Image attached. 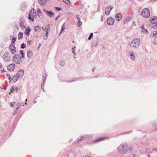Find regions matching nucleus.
<instances>
[{
	"instance_id": "nucleus-29",
	"label": "nucleus",
	"mask_w": 157,
	"mask_h": 157,
	"mask_svg": "<svg viewBox=\"0 0 157 157\" xmlns=\"http://www.w3.org/2000/svg\"><path fill=\"white\" fill-rule=\"evenodd\" d=\"M63 2L67 4H70V2L69 0H63Z\"/></svg>"
},
{
	"instance_id": "nucleus-36",
	"label": "nucleus",
	"mask_w": 157,
	"mask_h": 157,
	"mask_svg": "<svg viewBox=\"0 0 157 157\" xmlns=\"http://www.w3.org/2000/svg\"><path fill=\"white\" fill-rule=\"evenodd\" d=\"M15 104V102H12L10 104V105L12 107H13L14 106V105Z\"/></svg>"
},
{
	"instance_id": "nucleus-46",
	"label": "nucleus",
	"mask_w": 157,
	"mask_h": 157,
	"mask_svg": "<svg viewBox=\"0 0 157 157\" xmlns=\"http://www.w3.org/2000/svg\"><path fill=\"white\" fill-rule=\"evenodd\" d=\"M83 138V137H80V138H81V139H82Z\"/></svg>"
},
{
	"instance_id": "nucleus-27",
	"label": "nucleus",
	"mask_w": 157,
	"mask_h": 157,
	"mask_svg": "<svg viewBox=\"0 0 157 157\" xmlns=\"http://www.w3.org/2000/svg\"><path fill=\"white\" fill-rule=\"evenodd\" d=\"M105 139V138H100L99 139H97V140H96L95 141H94V142H98V141L102 140H104Z\"/></svg>"
},
{
	"instance_id": "nucleus-4",
	"label": "nucleus",
	"mask_w": 157,
	"mask_h": 157,
	"mask_svg": "<svg viewBox=\"0 0 157 157\" xmlns=\"http://www.w3.org/2000/svg\"><path fill=\"white\" fill-rule=\"evenodd\" d=\"M13 61L16 63H19L21 62V58L19 55L15 54L13 57Z\"/></svg>"
},
{
	"instance_id": "nucleus-22",
	"label": "nucleus",
	"mask_w": 157,
	"mask_h": 157,
	"mask_svg": "<svg viewBox=\"0 0 157 157\" xmlns=\"http://www.w3.org/2000/svg\"><path fill=\"white\" fill-rule=\"evenodd\" d=\"M40 28L38 26H35V31L36 32H39L40 30Z\"/></svg>"
},
{
	"instance_id": "nucleus-26",
	"label": "nucleus",
	"mask_w": 157,
	"mask_h": 157,
	"mask_svg": "<svg viewBox=\"0 0 157 157\" xmlns=\"http://www.w3.org/2000/svg\"><path fill=\"white\" fill-rule=\"evenodd\" d=\"M16 38L15 37H13L12 38L11 42L12 43L15 44V42L16 41Z\"/></svg>"
},
{
	"instance_id": "nucleus-39",
	"label": "nucleus",
	"mask_w": 157,
	"mask_h": 157,
	"mask_svg": "<svg viewBox=\"0 0 157 157\" xmlns=\"http://www.w3.org/2000/svg\"><path fill=\"white\" fill-rule=\"evenodd\" d=\"M56 9L58 11H59L60 10V8L59 7H56Z\"/></svg>"
},
{
	"instance_id": "nucleus-6",
	"label": "nucleus",
	"mask_w": 157,
	"mask_h": 157,
	"mask_svg": "<svg viewBox=\"0 0 157 157\" xmlns=\"http://www.w3.org/2000/svg\"><path fill=\"white\" fill-rule=\"evenodd\" d=\"M151 22L153 24H155V25L154 26V28L157 27V17H152L151 19Z\"/></svg>"
},
{
	"instance_id": "nucleus-8",
	"label": "nucleus",
	"mask_w": 157,
	"mask_h": 157,
	"mask_svg": "<svg viewBox=\"0 0 157 157\" xmlns=\"http://www.w3.org/2000/svg\"><path fill=\"white\" fill-rule=\"evenodd\" d=\"M44 12L49 17H52L54 15V13L52 11H49L45 9L43 10Z\"/></svg>"
},
{
	"instance_id": "nucleus-34",
	"label": "nucleus",
	"mask_w": 157,
	"mask_h": 157,
	"mask_svg": "<svg viewBox=\"0 0 157 157\" xmlns=\"http://www.w3.org/2000/svg\"><path fill=\"white\" fill-rule=\"evenodd\" d=\"M93 36V33H91L90 36L88 37V40H90L91 38V37Z\"/></svg>"
},
{
	"instance_id": "nucleus-47",
	"label": "nucleus",
	"mask_w": 157,
	"mask_h": 157,
	"mask_svg": "<svg viewBox=\"0 0 157 157\" xmlns=\"http://www.w3.org/2000/svg\"><path fill=\"white\" fill-rule=\"evenodd\" d=\"M27 101V99H26V100H25V101Z\"/></svg>"
},
{
	"instance_id": "nucleus-31",
	"label": "nucleus",
	"mask_w": 157,
	"mask_h": 157,
	"mask_svg": "<svg viewBox=\"0 0 157 157\" xmlns=\"http://www.w3.org/2000/svg\"><path fill=\"white\" fill-rule=\"evenodd\" d=\"M20 52L21 55H22L21 58H24V54L23 51L22 50H21L20 51Z\"/></svg>"
},
{
	"instance_id": "nucleus-5",
	"label": "nucleus",
	"mask_w": 157,
	"mask_h": 157,
	"mask_svg": "<svg viewBox=\"0 0 157 157\" xmlns=\"http://www.w3.org/2000/svg\"><path fill=\"white\" fill-rule=\"evenodd\" d=\"M10 51L12 54H15L16 52V49L15 46L13 44H11L9 46Z\"/></svg>"
},
{
	"instance_id": "nucleus-43",
	"label": "nucleus",
	"mask_w": 157,
	"mask_h": 157,
	"mask_svg": "<svg viewBox=\"0 0 157 157\" xmlns=\"http://www.w3.org/2000/svg\"><path fill=\"white\" fill-rule=\"evenodd\" d=\"M58 17H57L56 18V19H55V20H56L58 19Z\"/></svg>"
},
{
	"instance_id": "nucleus-11",
	"label": "nucleus",
	"mask_w": 157,
	"mask_h": 157,
	"mask_svg": "<svg viewBox=\"0 0 157 157\" xmlns=\"http://www.w3.org/2000/svg\"><path fill=\"white\" fill-rule=\"evenodd\" d=\"M122 17V15L120 13H118L116 14L115 18L116 20L119 21L121 20Z\"/></svg>"
},
{
	"instance_id": "nucleus-18",
	"label": "nucleus",
	"mask_w": 157,
	"mask_h": 157,
	"mask_svg": "<svg viewBox=\"0 0 157 157\" xmlns=\"http://www.w3.org/2000/svg\"><path fill=\"white\" fill-rule=\"evenodd\" d=\"M130 58L132 60H135V56L134 55L133 52H132L131 53H130Z\"/></svg>"
},
{
	"instance_id": "nucleus-28",
	"label": "nucleus",
	"mask_w": 157,
	"mask_h": 157,
	"mask_svg": "<svg viewBox=\"0 0 157 157\" xmlns=\"http://www.w3.org/2000/svg\"><path fill=\"white\" fill-rule=\"evenodd\" d=\"M6 77L7 78L9 79L10 82L12 81V78L10 75H8V74H6Z\"/></svg>"
},
{
	"instance_id": "nucleus-44",
	"label": "nucleus",
	"mask_w": 157,
	"mask_h": 157,
	"mask_svg": "<svg viewBox=\"0 0 157 157\" xmlns=\"http://www.w3.org/2000/svg\"><path fill=\"white\" fill-rule=\"evenodd\" d=\"M1 67H2V66L1 65V64L0 63V68H1Z\"/></svg>"
},
{
	"instance_id": "nucleus-25",
	"label": "nucleus",
	"mask_w": 157,
	"mask_h": 157,
	"mask_svg": "<svg viewBox=\"0 0 157 157\" xmlns=\"http://www.w3.org/2000/svg\"><path fill=\"white\" fill-rule=\"evenodd\" d=\"M142 31L143 33H145L147 34L148 33L147 30L146 29L143 28V27H142Z\"/></svg>"
},
{
	"instance_id": "nucleus-21",
	"label": "nucleus",
	"mask_w": 157,
	"mask_h": 157,
	"mask_svg": "<svg viewBox=\"0 0 157 157\" xmlns=\"http://www.w3.org/2000/svg\"><path fill=\"white\" fill-rule=\"evenodd\" d=\"M48 34V30L47 29L46 30V34L45 35V36H43V39H44L46 40L47 39Z\"/></svg>"
},
{
	"instance_id": "nucleus-40",
	"label": "nucleus",
	"mask_w": 157,
	"mask_h": 157,
	"mask_svg": "<svg viewBox=\"0 0 157 157\" xmlns=\"http://www.w3.org/2000/svg\"><path fill=\"white\" fill-rule=\"evenodd\" d=\"M61 65L62 66H64V62H62V63H61Z\"/></svg>"
},
{
	"instance_id": "nucleus-41",
	"label": "nucleus",
	"mask_w": 157,
	"mask_h": 157,
	"mask_svg": "<svg viewBox=\"0 0 157 157\" xmlns=\"http://www.w3.org/2000/svg\"><path fill=\"white\" fill-rule=\"evenodd\" d=\"M72 52H73V53H74V54L75 55V53L74 52V49L72 48Z\"/></svg>"
},
{
	"instance_id": "nucleus-13",
	"label": "nucleus",
	"mask_w": 157,
	"mask_h": 157,
	"mask_svg": "<svg viewBox=\"0 0 157 157\" xmlns=\"http://www.w3.org/2000/svg\"><path fill=\"white\" fill-rule=\"evenodd\" d=\"M24 74V71L23 70L21 69L18 71L17 75L19 78H20L22 77Z\"/></svg>"
},
{
	"instance_id": "nucleus-38",
	"label": "nucleus",
	"mask_w": 157,
	"mask_h": 157,
	"mask_svg": "<svg viewBox=\"0 0 157 157\" xmlns=\"http://www.w3.org/2000/svg\"><path fill=\"white\" fill-rule=\"evenodd\" d=\"M76 17L78 21H80V18L79 16L78 15H77Z\"/></svg>"
},
{
	"instance_id": "nucleus-15",
	"label": "nucleus",
	"mask_w": 157,
	"mask_h": 157,
	"mask_svg": "<svg viewBox=\"0 0 157 157\" xmlns=\"http://www.w3.org/2000/svg\"><path fill=\"white\" fill-rule=\"evenodd\" d=\"M47 1V0H38L39 3L41 5H45Z\"/></svg>"
},
{
	"instance_id": "nucleus-3",
	"label": "nucleus",
	"mask_w": 157,
	"mask_h": 157,
	"mask_svg": "<svg viewBox=\"0 0 157 157\" xmlns=\"http://www.w3.org/2000/svg\"><path fill=\"white\" fill-rule=\"evenodd\" d=\"M36 12L34 9H32L29 16V19L31 21H34V19L36 18Z\"/></svg>"
},
{
	"instance_id": "nucleus-12",
	"label": "nucleus",
	"mask_w": 157,
	"mask_h": 157,
	"mask_svg": "<svg viewBox=\"0 0 157 157\" xmlns=\"http://www.w3.org/2000/svg\"><path fill=\"white\" fill-rule=\"evenodd\" d=\"M31 31V29L29 27L26 28L24 32L25 35L27 36H29Z\"/></svg>"
},
{
	"instance_id": "nucleus-16",
	"label": "nucleus",
	"mask_w": 157,
	"mask_h": 157,
	"mask_svg": "<svg viewBox=\"0 0 157 157\" xmlns=\"http://www.w3.org/2000/svg\"><path fill=\"white\" fill-rule=\"evenodd\" d=\"M18 78L19 77L17 75H14L12 78V80L13 81V82H16Z\"/></svg>"
},
{
	"instance_id": "nucleus-9",
	"label": "nucleus",
	"mask_w": 157,
	"mask_h": 157,
	"mask_svg": "<svg viewBox=\"0 0 157 157\" xmlns=\"http://www.w3.org/2000/svg\"><path fill=\"white\" fill-rule=\"evenodd\" d=\"M15 68V65L14 63L11 64L7 67V68L8 71H13Z\"/></svg>"
},
{
	"instance_id": "nucleus-24",
	"label": "nucleus",
	"mask_w": 157,
	"mask_h": 157,
	"mask_svg": "<svg viewBox=\"0 0 157 157\" xmlns=\"http://www.w3.org/2000/svg\"><path fill=\"white\" fill-rule=\"evenodd\" d=\"M37 14L39 17H40L41 16L42 13L40 9H37Z\"/></svg>"
},
{
	"instance_id": "nucleus-14",
	"label": "nucleus",
	"mask_w": 157,
	"mask_h": 157,
	"mask_svg": "<svg viewBox=\"0 0 157 157\" xmlns=\"http://www.w3.org/2000/svg\"><path fill=\"white\" fill-rule=\"evenodd\" d=\"M112 9V8L111 6L106 7L105 9V14L107 15H109Z\"/></svg>"
},
{
	"instance_id": "nucleus-48",
	"label": "nucleus",
	"mask_w": 157,
	"mask_h": 157,
	"mask_svg": "<svg viewBox=\"0 0 157 157\" xmlns=\"http://www.w3.org/2000/svg\"><path fill=\"white\" fill-rule=\"evenodd\" d=\"M42 89L43 90V88H42Z\"/></svg>"
},
{
	"instance_id": "nucleus-30",
	"label": "nucleus",
	"mask_w": 157,
	"mask_h": 157,
	"mask_svg": "<svg viewBox=\"0 0 157 157\" xmlns=\"http://www.w3.org/2000/svg\"><path fill=\"white\" fill-rule=\"evenodd\" d=\"M82 25V22L80 21H78V22L77 23V25L78 27Z\"/></svg>"
},
{
	"instance_id": "nucleus-33",
	"label": "nucleus",
	"mask_w": 157,
	"mask_h": 157,
	"mask_svg": "<svg viewBox=\"0 0 157 157\" xmlns=\"http://www.w3.org/2000/svg\"><path fill=\"white\" fill-rule=\"evenodd\" d=\"M0 70L1 71V72L2 73H3L6 71H5L3 68H2V67L1 68H0Z\"/></svg>"
},
{
	"instance_id": "nucleus-45",
	"label": "nucleus",
	"mask_w": 157,
	"mask_h": 157,
	"mask_svg": "<svg viewBox=\"0 0 157 157\" xmlns=\"http://www.w3.org/2000/svg\"><path fill=\"white\" fill-rule=\"evenodd\" d=\"M81 140V139H79H79H78V141H80V140Z\"/></svg>"
},
{
	"instance_id": "nucleus-37",
	"label": "nucleus",
	"mask_w": 157,
	"mask_h": 157,
	"mask_svg": "<svg viewBox=\"0 0 157 157\" xmlns=\"http://www.w3.org/2000/svg\"><path fill=\"white\" fill-rule=\"evenodd\" d=\"M131 19V17H128L126 19V21H129Z\"/></svg>"
},
{
	"instance_id": "nucleus-42",
	"label": "nucleus",
	"mask_w": 157,
	"mask_h": 157,
	"mask_svg": "<svg viewBox=\"0 0 157 157\" xmlns=\"http://www.w3.org/2000/svg\"><path fill=\"white\" fill-rule=\"evenodd\" d=\"M103 21V16H101V21Z\"/></svg>"
},
{
	"instance_id": "nucleus-32",
	"label": "nucleus",
	"mask_w": 157,
	"mask_h": 157,
	"mask_svg": "<svg viewBox=\"0 0 157 157\" xmlns=\"http://www.w3.org/2000/svg\"><path fill=\"white\" fill-rule=\"evenodd\" d=\"M25 47H26V45L25 44L23 43L21 44V48H24Z\"/></svg>"
},
{
	"instance_id": "nucleus-17",
	"label": "nucleus",
	"mask_w": 157,
	"mask_h": 157,
	"mask_svg": "<svg viewBox=\"0 0 157 157\" xmlns=\"http://www.w3.org/2000/svg\"><path fill=\"white\" fill-rule=\"evenodd\" d=\"M23 35V33L21 32H20L18 35V38L19 39L22 38Z\"/></svg>"
},
{
	"instance_id": "nucleus-35",
	"label": "nucleus",
	"mask_w": 157,
	"mask_h": 157,
	"mask_svg": "<svg viewBox=\"0 0 157 157\" xmlns=\"http://www.w3.org/2000/svg\"><path fill=\"white\" fill-rule=\"evenodd\" d=\"M64 25H63L62 26V29H61V32L63 31L65 29V27H64Z\"/></svg>"
},
{
	"instance_id": "nucleus-2",
	"label": "nucleus",
	"mask_w": 157,
	"mask_h": 157,
	"mask_svg": "<svg viewBox=\"0 0 157 157\" xmlns=\"http://www.w3.org/2000/svg\"><path fill=\"white\" fill-rule=\"evenodd\" d=\"M140 44V40L138 38L134 39L130 44V46L132 48H137Z\"/></svg>"
},
{
	"instance_id": "nucleus-20",
	"label": "nucleus",
	"mask_w": 157,
	"mask_h": 157,
	"mask_svg": "<svg viewBox=\"0 0 157 157\" xmlns=\"http://www.w3.org/2000/svg\"><path fill=\"white\" fill-rule=\"evenodd\" d=\"M118 149L119 151L122 152V151L124 149V148L123 146H120L118 147Z\"/></svg>"
},
{
	"instance_id": "nucleus-7",
	"label": "nucleus",
	"mask_w": 157,
	"mask_h": 157,
	"mask_svg": "<svg viewBox=\"0 0 157 157\" xmlns=\"http://www.w3.org/2000/svg\"><path fill=\"white\" fill-rule=\"evenodd\" d=\"M114 21H114V19L111 17L107 19V23L109 25H113L114 24Z\"/></svg>"
},
{
	"instance_id": "nucleus-23",
	"label": "nucleus",
	"mask_w": 157,
	"mask_h": 157,
	"mask_svg": "<svg viewBox=\"0 0 157 157\" xmlns=\"http://www.w3.org/2000/svg\"><path fill=\"white\" fill-rule=\"evenodd\" d=\"M157 34V31H155L153 32L150 35L151 37H154Z\"/></svg>"
},
{
	"instance_id": "nucleus-1",
	"label": "nucleus",
	"mask_w": 157,
	"mask_h": 157,
	"mask_svg": "<svg viewBox=\"0 0 157 157\" xmlns=\"http://www.w3.org/2000/svg\"><path fill=\"white\" fill-rule=\"evenodd\" d=\"M150 12L148 9L145 8L143 9L141 13L142 17L144 18H147L150 16Z\"/></svg>"
},
{
	"instance_id": "nucleus-19",
	"label": "nucleus",
	"mask_w": 157,
	"mask_h": 157,
	"mask_svg": "<svg viewBox=\"0 0 157 157\" xmlns=\"http://www.w3.org/2000/svg\"><path fill=\"white\" fill-rule=\"evenodd\" d=\"M33 55L32 52L30 51H29L27 52V56L29 58L31 57Z\"/></svg>"
},
{
	"instance_id": "nucleus-10",
	"label": "nucleus",
	"mask_w": 157,
	"mask_h": 157,
	"mask_svg": "<svg viewBox=\"0 0 157 157\" xmlns=\"http://www.w3.org/2000/svg\"><path fill=\"white\" fill-rule=\"evenodd\" d=\"M19 89L18 87L16 86H12L10 89V91L11 93L17 92Z\"/></svg>"
}]
</instances>
